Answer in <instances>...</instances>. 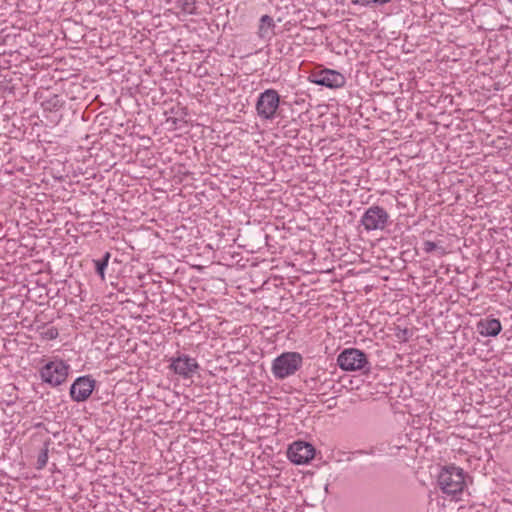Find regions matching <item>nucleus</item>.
Masks as SVG:
<instances>
[{"mask_svg": "<svg viewBox=\"0 0 512 512\" xmlns=\"http://www.w3.org/2000/svg\"><path fill=\"white\" fill-rule=\"evenodd\" d=\"M438 485L445 494L461 493L466 485L463 469L454 465L445 466L438 475Z\"/></svg>", "mask_w": 512, "mask_h": 512, "instance_id": "f257e3e1", "label": "nucleus"}, {"mask_svg": "<svg viewBox=\"0 0 512 512\" xmlns=\"http://www.w3.org/2000/svg\"><path fill=\"white\" fill-rule=\"evenodd\" d=\"M338 366L348 372H368L371 368L367 355L356 348H346L337 357Z\"/></svg>", "mask_w": 512, "mask_h": 512, "instance_id": "f03ea898", "label": "nucleus"}, {"mask_svg": "<svg viewBox=\"0 0 512 512\" xmlns=\"http://www.w3.org/2000/svg\"><path fill=\"white\" fill-rule=\"evenodd\" d=\"M69 365L60 359H55L45 364L40 369V376L43 382L52 387L63 384L68 376Z\"/></svg>", "mask_w": 512, "mask_h": 512, "instance_id": "7ed1b4c3", "label": "nucleus"}, {"mask_svg": "<svg viewBox=\"0 0 512 512\" xmlns=\"http://www.w3.org/2000/svg\"><path fill=\"white\" fill-rule=\"evenodd\" d=\"M361 224L368 232L382 231L390 224V215L383 207L372 205L362 215Z\"/></svg>", "mask_w": 512, "mask_h": 512, "instance_id": "20e7f679", "label": "nucleus"}, {"mask_svg": "<svg viewBox=\"0 0 512 512\" xmlns=\"http://www.w3.org/2000/svg\"><path fill=\"white\" fill-rule=\"evenodd\" d=\"M302 357L299 353L288 352L277 357L273 362V372L277 378L283 379L293 375L301 366Z\"/></svg>", "mask_w": 512, "mask_h": 512, "instance_id": "39448f33", "label": "nucleus"}, {"mask_svg": "<svg viewBox=\"0 0 512 512\" xmlns=\"http://www.w3.org/2000/svg\"><path fill=\"white\" fill-rule=\"evenodd\" d=\"M280 104V96L274 89H266L258 96V116L273 119Z\"/></svg>", "mask_w": 512, "mask_h": 512, "instance_id": "423d86ee", "label": "nucleus"}, {"mask_svg": "<svg viewBox=\"0 0 512 512\" xmlns=\"http://www.w3.org/2000/svg\"><path fill=\"white\" fill-rule=\"evenodd\" d=\"M309 80L314 84L328 88H340L345 84V77L341 73L330 69L313 72L309 76Z\"/></svg>", "mask_w": 512, "mask_h": 512, "instance_id": "0eeeda50", "label": "nucleus"}, {"mask_svg": "<svg viewBox=\"0 0 512 512\" xmlns=\"http://www.w3.org/2000/svg\"><path fill=\"white\" fill-rule=\"evenodd\" d=\"M287 455L294 464H306L314 458L315 449L307 442L297 441L289 446Z\"/></svg>", "mask_w": 512, "mask_h": 512, "instance_id": "6e6552de", "label": "nucleus"}, {"mask_svg": "<svg viewBox=\"0 0 512 512\" xmlns=\"http://www.w3.org/2000/svg\"><path fill=\"white\" fill-rule=\"evenodd\" d=\"M95 387V381L88 376L77 378L70 387V396L76 402L87 400Z\"/></svg>", "mask_w": 512, "mask_h": 512, "instance_id": "1a4fd4ad", "label": "nucleus"}, {"mask_svg": "<svg viewBox=\"0 0 512 512\" xmlns=\"http://www.w3.org/2000/svg\"><path fill=\"white\" fill-rule=\"evenodd\" d=\"M171 368L176 374L188 378L191 377L192 374L196 371L198 368V363L195 359L183 355L172 361Z\"/></svg>", "mask_w": 512, "mask_h": 512, "instance_id": "9d476101", "label": "nucleus"}, {"mask_svg": "<svg viewBox=\"0 0 512 512\" xmlns=\"http://www.w3.org/2000/svg\"><path fill=\"white\" fill-rule=\"evenodd\" d=\"M501 329V322L496 318L481 319L477 323L479 334L485 337H495L501 332Z\"/></svg>", "mask_w": 512, "mask_h": 512, "instance_id": "9b49d317", "label": "nucleus"}, {"mask_svg": "<svg viewBox=\"0 0 512 512\" xmlns=\"http://www.w3.org/2000/svg\"><path fill=\"white\" fill-rule=\"evenodd\" d=\"M274 28L275 23L273 18L268 15H262L260 18V24L258 26L260 37L271 39V37L275 35Z\"/></svg>", "mask_w": 512, "mask_h": 512, "instance_id": "f8f14e48", "label": "nucleus"}, {"mask_svg": "<svg viewBox=\"0 0 512 512\" xmlns=\"http://www.w3.org/2000/svg\"><path fill=\"white\" fill-rule=\"evenodd\" d=\"M260 171H262V174L260 177L258 176V186H264L268 181H272L274 179V171L266 161L258 163V172Z\"/></svg>", "mask_w": 512, "mask_h": 512, "instance_id": "ddd939ff", "label": "nucleus"}, {"mask_svg": "<svg viewBox=\"0 0 512 512\" xmlns=\"http://www.w3.org/2000/svg\"><path fill=\"white\" fill-rule=\"evenodd\" d=\"M109 259H110V253L106 252L104 257L101 260H94L96 272L102 279L105 278V269L108 266Z\"/></svg>", "mask_w": 512, "mask_h": 512, "instance_id": "4468645a", "label": "nucleus"}, {"mask_svg": "<svg viewBox=\"0 0 512 512\" xmlns=\"http://www.w3.org/2000/svg\"><path fill=\"white\" fill-rule=\"evenodd\" d=\"M277 422L278 421L276 417L273 415H267L266 413H263L262 415L258 416V426L266 425L267 427H271L272 430H274L276 428L274 424Z\"/></svg>", "mask_w": 512, "mask_h": 512, "instance_id": "2eb2a0df", "label": "nucleus"}, {"mask_svg": "<svg viewBox=\"0 0 512 512\" xmlns=\"http://www.w3.org/2000/svg\"><path fill=\"white\" fill-rule=\"evenodd\" d=\"M436 249H440L441 250V254H445V250L444 248L442 247H438V245L435 243V242H432V241H425L423 243V250L426 252V253H431L433 252L434 250Z\"/></svg>", "mask_w": 512, "mask_h": 512, "instance_id": "dca6fc26", "label": "nucleus"}, {"mask_svg": "<svg viewBox=\"0 0 512 512\" xmlns=\"http://www.w3.org/2000/svg\"><path fill=\"white\" fill-rule=\"evenodd\" d=\"M47 459H48L47 450H43L38 457V463H39L40 468L46 465Z\"/></svg>", "mask_w": 512, "mask_h": 512, "instance_id": "f3484780", "label": "nucleus"}, {"mask_svg": "<svg viewBox=\"0 0 512 512\" xmlns=\"http://www.w3.org/2000/svg\"><path fill=\"white\" fill-rule=\"evenodd\" d=\"M45 334L49 339H54L58 336V331L55 328H49Z\"/></svg>", "mask_w": 512, "mask_h": 512, "instance_id": "a211bd4d", "label": "nucleus"}, {"mask_svg": "<svg viewBox=\"0 0 512 512\" xmlns=\"http://www.w3.org/2000/svg\"><path fill=\"white\" fill-rule=\"evenodd\" d=\"M261 202L263 203V208L265 210H269L270 209V203H271V199H264L263 197L261 198Z\"/></svg>", "mask_w": 512, "mask_h": 512, "instance_id": "6ab92c4d", "label": "nucleus"}, {"mask_svg": "<svg viewBox=\"0 0 512 512\" xmlns=\"http://www.w3.org/2000/svg\"><path fill=\"white\" fill-rule=\"evenodd\" d=\"M264 237H265V240H266L265 245H266V247H268V250H269L271 246H270V245H269V243H268V235L265 233V234H264Z\"/></svg>", "mask_w": 512, "mask_h": 512, "instance_id": "aec40b11", "label": "nucleus"}, {"mask_svg": "<svg viewBox=\"0 0 512 512\" xmlns=\"http://www.w3.org/2000/svg\"><path fill=\"white\" fill-rule=\"evenodd\" d=\"M259 258H260V256L258 255V264L265 263V261H266L265 258H263L261 261L259 260Z\"/></svg>", "mask_w": 512, "mask_h": 512, "instance_id": "412c9836", "label": "nucleus"}, {"mask_svg": "<svg viewBox=\"0 0 512 512\" xmlns=\"http://www.w3.org/2000/svg\"><path fill=\"white\" fill-rule=\"evenodd\" d=\"M262 250H263V248H262V247H258V253L263 254V251H262Z\"/></svg>", "mask_w": 512, "mask_h": 512, "instance_id": "4be33fe9", "label": "nucleus"}, {"mask_svg": "<svg viewBox=\"0 0 512 512\" xmlns=\"http://www.w3.org/2000/svg\"><path fill=\"white\" fill-rule=\"evenodd\" d=\"M264 81H265V82H268L269 80H268V79H263V78H262V79H261V83H262V82H264Z\"/></svg>", "mask_w": 512, "mask_h": 512, "instance_id": "5701e85b", "label": "nucleus"}, {"mask_svg": "<svg viewBox=\"0 0 512 512\" xmlns=\"http://www.w3.org/2000/svg\"><path fill=\"white\" fill-rule=\"evenodd\" d=\"M509 2H511V3H512V0H509Z\"/></svg>", "mask_w": 512, "mask_h": 512, "instance_id": "b1692460", "label": "nucleus"}]
</instances>
